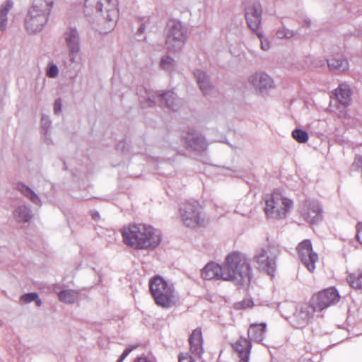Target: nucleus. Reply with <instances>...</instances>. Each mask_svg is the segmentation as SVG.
<instances>
[{"label":"nucleus","mask_w":362,"mask_h":362,"mask_svg":"<svg viewBox=\"0 0 362 362\" xmlns=\"http://www.w3.org/2000/svg\"><path fill=\"white\" fill-rule=\"evenodd\" d=\"M121 233L124 243L135 250L155 248L161 240V235L158 230L143 223L124 226Z\"/></svg>","instance_id":"f257e3e1"},{"label":"nucleus","mask_w":362,"mask_h":362,"mask_svg":"<svg viewBox=\"0 0 362 362\" xmlns=\"http://www.w3.org/2000/svg\"><path fill=\"white\" fill-rule=\"evenodd\" d=\"M224 277L227 281L237 285L250 282V265L247 257L240 252L233 251L227 255L224 261Z\"/></svg>","instance_id":"f03ea898"},{"label":"nucleus","mask_w":362,"mask_h":362,"mask_svg":"<svg viewBox=\"0 0 362 362\" xmlns=\"http://www.w3.org/2000/svg\"><path fill=\"white\" fill-rule=\"evenodd\" d=\"M264 202L266 216L276 220L286 218L293 206V201L279 191H274L266 195Z\"/></svg>","instance_id":"7ed1b4c3"},{"label":"nucleus","mask_w":362,"mask_h":362,"mask_svg":"<svg viewBox=\"0 0 362 362\" xmlns=\"http://www.w3.org/2000/svg\"><path fill=\"white\" fill-rule=\"evenodd\" d=\"M150 292L155 303L164 308L175 304V296L172 284L160 276H155L149 281Z\"/></svg>","instance_id":"20e7f679"},{"label":"nucleus","mask_w":362,"mask_h":362,"mask_svg":"<svg viewBox=\"0 0 362 362\" xmlns=\"http://www.w3.org/2000/svg\"><path fill=\"white\" fill-rule=\"evenodd\" d=\"M52 7V1H35L25 19L26 29L30 33L40 31L46 24Z\"/></svg>","instance_id":"39448f33"},{"label":"nucleus","mask_w":362,"mask_h":362,"mask_svg":"<svg viewBox=\"0 0 362 362\" xmlns=\"http://www.w3.org/2000/svg\"><path fill=\"white\" fill-rule=\"evenodd\" d=\"M202 210V206L197 201L183 203L180 208V214L183 224L192 228L204 226L205 220Z\"/></svg>","instance_id":"423d86ee"},{"label":"nucleus","mask_w":362,"mask_h":362,"mask_svg":"<svg viewBox=\"0 0 362 362\" xmlns=\"http://www.w3.org/2000/svg\"><path fill=\"white\" fill-rule=\"evenodd\" d=\"M340 298L334 287H329L315 293L310 300V306L314 312H321L337 303Z\"/></svg>","instance_id":"0eeeda50"},{"label":"nucleus","mask_w":362,"mask_h":362,"mask_svg":"<svg viewBox=\"0 0 362 362\" xmlns=\"http://www.w3.org/2000/svg\"><path fill=\"white\" fill-rule=\"evenodd\" d=\"M279 252V247L274 244H267L262 247L255 256L258 267L272 276L275 271L276 257Z\"/></svg>","instance_id":"6e6552de"},{"label":"nucleus","mask_w":362,"mask_h":362,"mask_svg":"<svg viewBox=\"0 0 362 362\" xmlns=\"http://www.w3.org/2000/svg\"><path fill=\"white\" fill-rule=\"evenodd\" d=\"M296 251L302 263L310 272H313L319 258L318 255L313 251L311 241L305 239L300 242L296 247Z\"/></svg>","instance_id":"1a4fd4ad"},{"label":"nucleus","mask_w":362,"mask_h":362,"mask_svg":"<svg viewBox=\"0 0 362 362\" xmlns=\"http://www.w3.org/2000/svg\"><path fill=\"white\" fill-rule=\"evenodd\" d=\"M166 45L168 49L180 48L185 40V33L181 23L171 20L168 23Z\"/></svg>","instance_id":"9d476101"},{"label":"nucleus","mask_w":362,"mask_h":362,"mask_svg":"<svg viewBox=\"0 0 362 362\" xmlns=\"http://www.w3.org/2000/svg\"><path fill=\"white\" fill-rule=\"evenodd\" d=\"M224 266L211 262L206 264L201 270V276L204 280H221L227 281L224 277Z\"/></svg>","instance_id":"9b49d317"},{"label":"nucleus","mask_w":362,"mask_h":362,"mask_svg":"<svg viewBox=\"0 0 362 362\" xmlns=\"http://www.w3.org/2000/svg\"><path fill=\"white\" fill-rule=\"evenodd\" d=\"M302 216L310 223H315L322 219V210L317 202L306 201L303 205Z\"/></svg>","instance_id":"f8f14e48"},{"label":"nucleus","mask_w":362,"mask_h":362,"mask_svg":"<svg viewBox=\"0 0 362 362\" xmlns=\"http://www.w3.org/2000/svg\"><path fill=\"white\" fill-rule=\"evenodd\" d=\"M262 9L259 4L247 6L245 11V19L248 27L257 33L259 31L261 25Z\"/></svg>","instance_id":"ddd939ff"},{"label":"nucleus","mask_w":362,"mask_h":362,"mask_svg":"<svg viewBox=\"0 0 362 362\" xmlns=\"http://www.w3.org/2000/svg\"><path fill=\"white\" fill-rule=\"evenodd\" d=\"M189 351L195 356L201 357L204 353L202 332L200 328L192 331L188 339Z\"/></svg>","instance_id":"4468645a"},{"label":"nucleus","mask_w":362,"mask_h":362,"mask_svg":"<svg viewBox=\"0 0 362 362\" xmlns=\"http://www.w3.org/2000/svg\"><path fill=\"white\" fill-rule=\"evenodd\" d=\"M232 346L240 358V362H247L252 346L250 341L245 338H240Z\"/></svg>","instance_id":"2eb2a0df"},{"label":"nucleus","mask_w":362,"mask_h":362,"mask_svg":"<svg viewBox=\"0 0 362 362\" xmlns=\"http://www.w3.org/2000/svg\"><path fill=\"white\" fill-rule=\"evenodd\" d=\"M250 81L259 92H263L273 87V81L267 74L264 73L255 74L251 77Z\"/></svg>","instance_id":"dca6fc26"},{"label":"nucleus","mask_w":362,"mask_h":362,"mask_svg":"<svg viewBox=\"0 0 362 362\" xmlns=\"http://www.w3.org/2000/svg\"><path fill=\"white\" fill-rule=\"evenodd\" d=\"M65 39L69 49V55L71 62L75 61V57L79 52L78 37L75 30H70L66 33Z\"/></svg>","instance_id":"f3484780"},{"label":"nucleus","mask_w":362,"mask_h":362,"mask_svg":"<svg viewBox=\"0 0 362 362\" xmlns=\"http://www.w3.org/2000/svg\"><path fill=\"white\" fill-rule=\"evenodd\" d=\"M267 325L265 323L251 324L247 329V335L250 340L260 342L264 339Z\"/></svg>","instance_id":"a211bd4d"},{"label":"nucleus","mask_w":362,"mask_h":362,"mask_svg":"<svg viewBox=\"0 0 362 362\" xmlns=\"http://www.w3.org/2000/svg\"><path fill=\"white\" fill-rule=\"evenodd\" d=\"M334 95L338 101L344 106L351 103V89L347 84L341 83L334 90Z\"/></svg>","instance_id":"6ab92c4d"},{"label":"nucleus","mask_w":362,"mask_h":362,"mask_svg":"<svg viewBox=\"0 0 362 362\" xmlns=\"http://www.w3.org/2000/svg\"><path fill=\"white\" fill-rule=\"evenodd\" d=\"M327 65L331 71L346 69L348 67V62L342 55L337 54L327 59Z\"/></svg>","instance_id":"aec40b11"},{"label":"nucleus","mask_w":362,"mask_h":362,"mask_svg":"<svg viewBox=\"0 0 362 362\" xmlns=\"http://www.w3.org/2000/svg\"><path fill=\"white\" fill-rule=\"evenodd\" d=\"M161 101L165 102L168 107L173 110H177L180 105V102L177 100L173 91H168L160 95Z\"/></svg>","instance_id":"412c9836"},{"label":"nucleus","mask_w":362,"mask_h":362,"mask_svg":"<svg viewBox=\"0 0 362 362\" xmlns=\"http://www.w3.org/2000/svg\"><path fill=\"white\" fill-rule=\"evenodd\" d=\"M349 286L354 289H362V269L350 273L347 278Z\"/></svg>","instance_id":"4be33fe9"},{"label":"nucleus","mask_w":362,"mask_h":362,"mask_svg":"<svg viewBox=\"0 0 362 362\" xmlns=\"http://www.w3.org/2000/svg\"><path fill=\"white\" fill-rule=\"evenodd\" d=\"M195 76L197 79V83L199 85L200 89L204 94H207L209 90L211 89V86L209 84L207 76L204 72L201 71H197L195 73Z\"/></svg>","instance_id":"5701e85b"},{"label":"nucleus","mask_w":362,"mask_h":362,"mask_svg":"<svg viewBox=\"0 0 362 362\" xmlns=\"http://www.w3.org/2000/svg\"><path fill=\"white\" fill-rule=\"evenodd\" d=\"M78 293L74 290H65L58 293V297L60 301L65 303H73L77 297Z\"/></svg>","instance_id":"b1692460"},{"label":"nucleus","mask_w":362,"mask_h":362,"mask_svg":"<svg viewBox=\"0 0 362 362\" xmlns=\"http://www.w3.org/2000/svg\"><path fill=\"white\" fill-rule=\"evenodd\" d=\"M106 8L110 9L107 11L108 13L105 18L111 23L110 26L112 28L118 18V10L115 8V5H111V1H106Z\"/></svg>","instance_id":"393cba45"},{"label":"nucleus","mask_w":362,"mask_h":362,"mask_svg":"<svg viewBox=\"0 0 362 362\" xmlns=\"http://www.w3.org/2000/svg\"><path fill=\"white\" fill-rule=\"evenodd\" d=\"M14 216L18 222H27L31 218L28 209L26 206H21L16 209Z\"/></svg>","instance_id":"a878e982"},{"label":"nucleus","mask_w":362,"mask_h":362,"mask_svg":"<svg viewBox=\"0 0 362 362\" xmlns=\"http://www.w3.org/2000/svg\"><path fill=\"white\" fill-rule=\"evenodd\" d=\"M11 8V4L8 2L5 5L1 6L0 8V30H5L6 23H7V13L10 8Z\"/></svg>","instance_id":"bb28decb"},{"label":"nucleus","mask_w":362,"mask_h":362,"mask_svg":"<svg viewBox=\"0 0 362 362\" xmlns=\"http://www.w3.org/2000/svg\"><path fill=\"white\" fill-rule=\"evenodd\" d=\"M293 138L298 143H306L308 140V133L302 129H296L292 132Z\"/></svg>","instance_id":"cd10ccee"},{"label":"nucleus","mask_w":362,"mask_h":362,"mask_svg":"<svg viewBox=\"0 0 362 362\" xmlns=\"http://www.w3.org/2000/svg\"><path fill=\"white\" fill-rule=\"evenodd\" d=\"M18 189L26 197H29L33 202L37 203L38 201V197L35 194V193L29 188L28 186L23 184L18 185Z\"/></svg>","instance_id":"c85d7f7f"},{"label":"nucleus","mask_w":362,"mask_h":362,"mask_svg":"<svg viewBox=\"0 0 362 362\" xmlns=\"http://www.w3.org/2000/svg\"><path fill=\"white\" fill-rule=\"evenodd\" d=\"M254 305L253 301L250 298L243 299V300L238 302L235 305L236 309H246L252 308Z\"/></svg>","instance_id":"c756f323"},{"label":"nucleus","mask_w":362,"mask_h":362,"mask_svg":"<svg viewBox=\"0 0 362 362\" xmlns=\"http://www.w3.org/2000/svg\"><path fill=\"white\" fill-rule=\"evenodd\" d=\"M294 35L292 30L286 29L285 28H279L276 31V36L279 38H291Z\"/></svg>","instance_id":"7c9ffc66"},{"label":"nucleus","mask_w":362,"mask_h":362,"mask_svg":"<svg viewBox=\"0 0 362 362\" xmlns=\"http://www.w3.org/2000/svg\"><path fill=\"white\" fill-rule=\"evenodd\" d=\"M160 65L163 69L170 70L174 65V61L172 58L166 57L162 59Z\"/></svg>","instance_id":"2f4dec72"},{"label":"nucleus","mask_w":362,"mask_h":362,"mask_svg":"<svg viewBox=\"0 0 362 362\" xmlns=\"http://www.w3.org/2000/svg\"><path fill=\"white\" fill-rule=\"evenodd\" d=\"M37 294L36 293H28L23 295L21 297V300L25 303H28L34 301V300H37Z\"/></svg>","instance_id":"473e14b6"},{"label":"nucleus","mask_w":362,"mask_h":362,"mask_svg":"<svg viewBox=\"0 0 362 362\" xmlns=\"http://www.w3.org/2000/svg\"><path fill=\"white\" fill-rule=\"evenodd\" d=\"M257 35L260 40L261 48L262 50L267 51L270 47V43L267 39H264L261 33H257Z\"/></svg>","instance_id":"72a5a7b5"},{"label":"nucleus","mask_w":362,"mask_h":362,"mask_svg":"<svg viewBox=\"0 0 362 362\" xmlns=\"http://www.w3.org/2000/svg\"><path fill=\"white\" fill-rule=\"evenodd\" d=\"M178 362H195L192 357L187 352L180 354Z\"/></svg>","instance_id":"f704fd0d"},{"label":"nucleus","mask_w":362,"mask_h":362,"mask_svg":"<svg viewBox=\"0 0 362 362\" xmlns=\"http://www.w3.org/2000/svg\"><path fill=\"white\" fill-rule=\"evenodd\" d=\"M57 74L58 68L55 65H51L47 71V75L50 78H54L57 76Z\"/></svg>","instance_id":"c9c22d12"},{"label":"nucleus","mask_w":362,"mask_h":362,"mask_svg":"<svg viewBox=\"0 0 362 362\" xmlns=\"http://www.w3.org/2000/svg\"><path fill=\"white\" fill-rule=\"evenodd\" d=\"M356 238L358 241L362 244V225L358 224L357 226V234H356Z\"/></svg>","instance_id":"e433bc0d"},{"label":"nucleus","mask_w":362,"mask_h":362,"mask_svg":"<svg viewBox=\"0 0 362 362\" xmlns=\"http://www.w3.org/2000/svg\"><path fill=\"white\" fill-rule=\"evenodd\" d=\"M197 139H198V138L197 137L195 138L192 134H191L190 136H189L186 138V140L189 143V145L192 146L194 144H195L196 140H197Z\"/></svg>","instance_id":"4c0bfd02"},{"label":"nucleus","mask_w":362,"mask_h":362,"mask_svg":"<svg viewBox=\"0 0 362 362\" xmlns=\"http://www.w3.org/2000/svg\"><path fill=\"white\" fill-rule=\"evenodd\" d=\"M131 351L132 350L130 349H126L120 356L117 362H122L125 359V358L130 354Z\"/></svg>","instance_id":"58836bf2"},{"label":"nucleus","mask_w":362,"mask_h":362,"mask_svg":"<svg viewBox=\"0 0 362 362\" xmlns=\"http://www.w3.org/2000/svg\"><path fill=\"white\" fill-rule=\"evenodd\" d=\"M133 362H154L146 356H139Z\"/></svg>","instance_id":"ea45409f"},{"label":"nucleus","mask_w":362,"mask_h":362,"mask_svg":"<svg viewBox=\"0 0 362 362\" xmlns=\"http://www.w3.org/2000/svg\"><path fill=\"white\" fill-rule=\"evenodd\" d=\"M62 104L60 100H56L54 105V110L55 113H59L61 111Z\"/></svg>","instance_id":"a19ab883"},{"label":"nucleus","mask_w":362,"mask_h":362,"mask_svg":"<svg viewBox=\"0 0 362 362\" xmlns=\"http://www.w3.org/2000/svg\"><path fill=\"white\" fill-rule=\"evenodd\" d=\"M34 301H35V304L37 306L40 307L42 304V301L40 299H39L38 298H37V300H34Z\"/></svg>","instance_id":"79ce46f5"},{"label":"nucleus","mask_w":362,"mask_h":362,"mask_svg":"<svg viewBox=\"0 0 362 362\" xmlns=\"http://www.w3.org/2000/svg\"><path fill=\"white\" fill-rule=\"evenodd\" d=\"M93 217L94 219H96V217H99V214L98 213L96 214H93Z\"/></svg>","instance_id":"37998d69"},{"label":"nucleus","mask_w":362,"mask_h":362,"mask_svg":"<svg viewBox=\"0 0 362 362\" xmlns=\"http://www.w3.org/2000/svg\"><path fill=\"white\" fill-rule=\"evenodd\" d=\"M139 31L143 32L142 28H139Z\"/></svg>","instance_id":"c03bdc74"}]
</instances>
